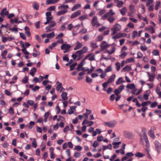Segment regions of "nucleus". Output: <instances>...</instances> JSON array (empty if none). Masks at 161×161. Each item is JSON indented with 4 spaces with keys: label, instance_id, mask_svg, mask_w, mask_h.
Returning a JSON list of instances; mask_svg holds the SVG:
<instances>
[{
    "label": "nucleus",
    "instance_id": "16",
    "mask_svg": "<svg viewBox=\"0 0 161 161\" xmlns=\"http://www.w3.org/2000/svg\"><path fill=\"white\" fill-rule=\"evenodd\" d=\"M59 0H47L46 2V5L53 4L56 3Z\"/></svg>",
    "mask_w": 161,
    "mask_h": 161
},
{
    "label": "nucleus",
    "instance_id": "59",
    "mask_svg": "<svg viewBox=\"0 0 161 161\" xmlns=\"http://www.w3.org/2000/svg\"><path fill=\"white\" fill-rule=\"evenodd\" d=\"M157 102H154L150 105V107L151 108H154L157 105Z\"/></svg>",
    "mask_w": 161,
    "mask_h": 161
},
{
    "label": "nucleus",
    "instance_id": "13",
    "mask_svg": "<svg viewBox=\"0 0 161 161\" xmlns=\"http://www.w3.org/2000/svg\"><path fill=\"white\" fill-rule=\"evenodd\" d=\"M81 11L80 10H78L77 11L75 12L74 13H73V14H72L70 17V18L71 19H73L74 18L77 16L80 15L81 14Z\"/></svg>",
    "mask_w": 161,
    "mask_h": 161
},
{
    "label": "nucleus",
    "instance_id": "49",
    "mask_svg": "<svg viewBox=\"0 0 161 161\" xmlns=\"http://www.w3.org/2000/svg\"><path fill=\"white\" fill-rule=\"evenodd\" d=\"M146 5L147 6H149L150 5L153 3V0H147Z\"/></svg>",
    "mask_w": 161,
    "mask_h": 161
},
{
    "label": "nucleus",
    "instance_id": "15",
    "mask_svg": "<svg viewBox=\"0 0 161 161\" xmlns=\"http://www.w3.org/2000/svg\"><path fill=\"white\" fill-rule=\"evenodd\" d=\"M81 7V5L80 4H77L75 5L72 8L71 11H74L80 8Z\"/></svg>",
    "mask_w": 161,
    "mask_h": 161
},
{
    "label": "nucleus",
    "instance_id": "35",
    "mask_svg": "<svg viewBox=\"0 0 161 161\" xmlns=\"http://www.w3.org/2000/svg\"><path fill=\"white\" fill-rule=\"evenodd\" d=\"M91 47L93 48H96L98 47L96 43H94L93 42H92L90 43Z\"/></svg>",
    "mask_w": 161,
    "mask_h": 161
},
{
    "label": "nucleus",
    "instance_id": "37",
    "mask_svg": "<svg viewBox=\"0 0 161 161\" xmlns=\"http://www.w3.org/2000/svg\"><path fill=\"white\" fill-rule=\"evenodd\" d=\"M77 64V63H75L71 65L70 66V70L72 71L74 69L75 67L76 66Z\"/></svg>",
    "mask_w": 161,
    "mask_h": 161
},
{
    "label": "nucleus",
    "instance_id": "34",
    "mask_svg": "<svg viewBox=\"0 0 161 161\" xmlns=\"http://www.w3.org/2000/svg\"><path fill=\"white\" fill-rule=\"evenodd\" d=\"M54 36V32H52L51 33L47 34V37L48 38H52Z\"/></svg>",
    "mask_w": 161,
    "mask_h": 161
},
{
    "label": "nucleus",
    "instance_id": "55",
    "mask_svg": "<svg viewBox=\"0 0 161 161\" xmlns=\"http://www.w3.org/2000/svg\"><path fill=\"white\" fill-rule=\"evenodd\" d=\"M28 81V78L27 77H25L22 80V82L24 84L26 83Z\"/></svg>",
    "mask_w": 161,
    "mask_h": 161
},
{
    "label": "nucleus",
    "instance_id": "48",
    "mask_svg": "<svg viewBox=\"0 0 161 161\" xmlns=\"http://www.w3.org/2000/svg\"><path fill=\"white\" fill-rule=\"evenodd\" d=\"M35 125V122L33 121H31L29 123V125L28 126V128L29 129H31L33 128V126Z\"/></svg>",
    "mask_w": 161,
    "mask_h": 161
},
{
    "label": "nucleus",
    "instance_id": "32",
    "mask_svg": "<svg viewBox=\"0 0 161 161\" xmlns=\"http://www.w3.org/2000/svg\"><path fill=\"white\" fill-rule=\"evenodd\" d=\"M87 18V16L86 15H84L81 16L78 18V19L81 21L84 20Z\"/></svg>",
    "mask_w": 161,
    "mask_h": 161
},
{
    "label": "nucleus",
    "instance_id": "62",
    "mask_svg": "<svg viewBox=\"0 0 161 161\" xmlns=\"http://www.w3.org/2000/svg\"><path fill=\"white\" fill-rule=\"evenodd\" d=\"M9 113L10 115H13L14 114V110L12 107H11L9 109Z\"/></svg>",
    "mask_w": 161,
    "mask_h": 161
},
{
    "label": "nucleus",
    "instance_id": "28",
    "mask_svg": "<svg viewBox=\"0 0 161 161\" xmlns=\"http://www.w3.org/2000/svg\"><path fill=\"white\" fill-rule=\"evenodd\" d=\"M68 12V10L67 9H64L60 11H59L57 12V15L58 16L64 14H66Z\"/></svg>",
    "mask_w": 161,
    "mask_h": 161
},
{
    "label": "nucleus",
    "instance_id": "53",
    "mask_svg": "<svg viewBox=\"0 0 161 161\" xmlns=\"http://www.w3.org/2000/svg\"><path fill=\"white\" fill-rule=\"evenodd\" d=\"M126 61L128 63L134 62V59L133 58H130L126 59Z\"/></svg>",
    "mask_w": 161,
    "mask_h": 161
},
{
    "label": "nucleus",
    "instance_id": "24",
    "mask_svg": "<svg viewBox=\"0 0 161 161\" xmlns=\"http://www.w3.org/2000/svg\"><path fill=\"white\" fill-rule=\"evenodd\" d=\"M116 49V47H113L112 49L109 50H107L105 53H107L109 54H112L114 52Z\"/></svg>",
    "mask_w": 161,
    "mask_h": 161
},
{
    "label": "nucleus",
    "instance_id": "64",
    "mask_svg": "<svg viewBox=\"0 0 161 161\" xmlns=\"http://www.w3.org/2000/svg\"><path fill=\"white\" fill-rule=\"evenodd\" d=\"M127 55V53L123 52L120 55V57L122 58H124Z\"/></svg>",
    "mask_w": 161,
    "mask_h": 161
},
{
    "label": "nucleus",
    "instance_id": "1",
    "mask_svg": "<svg viewBox=\"0 0 161 161\" xmlns=\"http://www.w3.org/2000/svg\"><path fill=\"white\" fill-rule=\"evenodd\" d=\"M122 28L121 26L118 23L115 24L113 26V27L111 29L112 32L111 35H115L117 31H120Z\"/></svg>",
    "mask_w": 161,
    "mask_h": 161
},
{
    "label": "nucleus",
    "instance_id": "30",
    "mask_svg": "<svg viewBox=\"0 0 161 161\" xmlns=\"http://www.w3.org/2000/svg\"><path fill=\"white\" fill-rule=\"evenodd\" d=\"M56 84L58 85L56 87V90L57 91H58L61 89L62 87V84L58 81H57Z\"/></svg>",
    "mask_w": 161,
    "mask_h": 161
},
{
    "label": "nucleus",
    "instance_id": "46",
    "mask_svg": "<svg viewBox=\"0 0 161 161\" xmlns=\"http://www.w3.org/2000/svg\"><path fill=\"white\" fill-rule=\"evenodd\" d=\"M105 10L102 9L98 13V14L99 16H101L105 13Z\"/></svg>",
    "mask_w": 161,
    "mask_h": 161
},
{
    "label": "nucleus",
    "instance_id": "44",
    "mask_svg": "<svg viewBox=\"0 0 161 161\" xmlns=\"http://www.w3.org/2000/svg\"><path fill=\"white\" fill-rule=\"evenodd\" d=\"M148 30L150 31L151 33L153 34L155 33V30L153 28L152 26H150L148 28Z\"/></svg>",
    "mask_w": 161,
    "mask_h": 161
},
{
    "label": "nucleus",
    "instance_id": "39",
    "mask_svg": "<svg viewBox=\"0 0 161 161\" xmlns=\"http://www.w3.org/2000/svg\"><path fill=\"white\" fill-rule=\"evenodd\" d=\"M118 34L119 37V38L122 37H125L127 36V34L124 33H118Z\"/></svg>",
    "mask_w": 161,
    "mask_h": 161
},
{
    "label": "nucleus",
    "instance_id": "52",
    "mask_svg": "<svg viewBox=\"0 0 161 161\" xmlns=\"http://www.w3.org/2000/svg\"><path fill=\"white\" fill-rule=\"evenodd\" d=\"M86 81L88 83H90L92 81V79L89 77L87 76L86 78Z\"/></svg>",
    "mask_w": 161,
    "mask_h": 161
},
{
    "label": "nucleus",
    "instance_id": "26",
    "mask_svg": "<svg viewBox=\"0 0 161 161\" xmlns=\"http://www.w3.org/2000/svg\"><path fill=\"white\" fill-rule=\"evenodd\" d=\"M30 139L31 140H33V141H32V145L33 147L34 148H36L37 147V145L35 138H30Z\"/></svg>",
    "mask_w": 161,
    "mask_h": 161
},
{
    "label": "nucleus",
    "instance_id": "22",
    "mask_svg": "<svg viewBox=\"0 0 161 161\" xmlns=\"http://www.w3.org/2000/svg\"><path fill=\"white\" fill-rule=\"evenodd\" d=\"M25 34L28 37L30 36L31 34L30 32V29L28 27L26 26L25 27Z\"/></svg>",
    "mask_w": 161,
    "mask_h": 161
},
{
    "label": "nucleus",
    "instance_id": "3",
    "mask_svg": "<svg viewBox=\"0 0 161 161\" xmlns=\"http://www.w3.org/2000/svg\"><path fill=\"white\" fill-rule=\"evenodd\" d=\"M92 26L97 27L100 25V24L98 21V18L96 16H94L92 19Z\"/></svg>",
    "mask_w": 161,
    "mask_h": 161
},
{
    "label": "nucleus",
    "instance_id": "51",
    "mask_svg": "<svg viewBox=\"0 0 161 161\" xmlns=\"http://www.w3.org/2000/svg\"><path fill=\"white\" fill-rule=\"evenodd\" d=\"M56 8V7L54 6H51L48 8L47 10L49 11H52L54 10Z\"/></svg>",
    "mask_w": 161,
    "mask_h": 161
},
{
    "label": "nucleus",
    "instance_id": "7",
    "mask_svg": "<svg viewBox=\"0 0 161 161\" xmlns=\"http://www.w3.org/2000/svg\"><path fill=\"white\" fill-rule=\"evenodd\" d=\"M125 86L124 85L120 86L118 88L116 89L114 91L115 94L116 96H118L119 94L124 89Z\"/></svg>",
    "mask_w": 161,
    "mask_h": 161
},
{
    "label": "nucleus",
    "instance_id": "42",
    "mask_svg": "<svg viewBox=\"0 0 161 161\" xmlns=\"http://www.w3.org/2000/svg\"><path fill=\"white\" fill-rule=\"evenodd\" d=\"M116 69L117 71H119L120 69V63L119 62H117L115 64Z\"/></svg>",
    "mask_w": 161,
    "mask_h": 161
},
{
    "label": "nucleus",
    "instance_id": "36",
    "mask_svg": "<svg viewBox=\"0 0 161 161\" xmlns=\"http://www.w3.org/2000/svg\"><path fill=\"white\" fill-rule=\"evenodd\" d=\"M161 2L160 1H157L156 2V4L155 6V9L157 10L158 9L159 7L161 6Z\"/></svg>",
    "mask_w": 161,
    "mask_h": 161
},
{
    "label": "nucleus",
    "instance_id": "14",
    "mask_svg": "<svg viewBox=\"0 0 161 161\" xmlns=\"http://www.w3.org/2000/svg\"><path fill=\"white\" fill-rule=\"evenodd\" d=\"M76 106H73L70 107V108L68 111V113L69 114H71L74 112V110H75Z\"/></svg>",
    "mask_w": 161,
    "mask_h": 161
},
{
    "label": "nucleus",
    "instance_id": "60",
    "mask_svg": "<svg viewBox=\"0 0 161 161\" xmlns=\"http://www.w3.org/2000/svg\"><path fill=\"white\" fill-rule=\"evenodd\" d=\"M50 23H51V24L49 25L51 28L55 26L56 25V23L54 21H52Z\"/></svg>",
    "mask_w": 161,
    "mask_h": 161
},
{
    "label": "nucleus",
    "instance_id": "57",
    "mask_svg": "<svg viewBox=\"0 0 161 161\" xmlns=\"http://www.w3.org/2000/svg\"><path fill=\"white\" fill-rule=\"evenodd\" d=\"M137 58H140L142 57L143 56V54L141 52H138L137 53Z\"/></svg>",
    "mask_w": 161,
    "mask_h": 161
},
{
    "label": "nucleus",
    "instance_id": "41",
    "mask_svg": "<svg viewBox=\"0 0 161 161\" xmlns=\"http://www.w3.org/2000/svg\"><path fill=\"white\" fill-rule=\"evenodd\" d=\"M78 57H81L83 53L82 50H80L77 51L76 53Z\"/></svg>",
    "mask_w": 161,
    "mask_h": 161
},
{
    "label": "nucleus",
    "instance_id": "18",
    "mask_svg": "<svg viewBox=\"0 0 161 161\" xmlns=\"http://www.w3.org/2000/svg\"><path fill=\"white\" fill-rule=\"evenodd\" d=\"M76 46L74 48V50H76L78 49H80L82 46V43L79 42H77L76 43Z\"/></svg>",
    "mask_w": 161,
    "mask_h": 161
},
{
    "label": "nucleus",
    "instance_id": "5",
    "mask_svg": "<svg viewBox=\"0 0 161 161\" xmlns=\"http://www.w3.org/2000/svg\"><path fill=\"white\" fill-rule=\"evenodd\" d=\"M156 150L158 153L160 152L161 150V143L158 141L156 140L154 142Z\"/></svg>",
    "mask_w": 161,
    "mask_h": 161
},
{
    "label": "nucleus",
    "instance_id": "21",
    "mask_svg": "<svg viewBox=\"0 0 161 161\" xmlns=\"http://www.w3.org/2000/svg\"><path fill=\"white\" fill-rule=\"evenodd\" d=\"M121 143L120 142H114L112 143L113 145V148L114 149H117L119 147V145Z\"/></svg>",
    "mask_w": 161,
    "mask_h": 161
},
{
    "label": "nucleus",
    "instance_id": "31",
    "mask_svg": "<svg viewBox=\"0 0 161 161\" xmlns=\"http://www.w3.org/2000/svg\"><path fill=\"white\" fill-rule=\"evenodd\" d=\"M126 87L128 88H129L131 90L135 89V86L134 84H128L126 86Z\"/></svg>",
    "mask_w": 161,
    "mask_h": 161
},
{
    "label": "nucleus",
    "instance_id": "20",
    "mask_svg": "<svg viewBox=\"0 0 161 161\" xmlns=\"http://www.w3.org/2000/svg\"><path fill=\"white\" fill-rule=\"evenodd\" d=\"M33 85H30L29 86V87L30 88H31L33 92H36V90L39 89L40 88L39 86H36L34 87H33Z\"/></svg>",
    "mask_w": 161,
    "mask_h": 161
},
{
    "label": "nucleus",
    "instance_id": "2",
    "mask_svg": "<svg viewBox=\"0 0 161 161\" xmlns=\"http://www.w3.org/2000/svg\"><path fill=\"white\" fill-rule=\"evenodd\" d=\"M115 14V12L113 10L110 9L108 13H106L103 15L101 19L103 20H105L108 17L113 16Z\"/></svg>",
    "mask_w": 161,
    "mask_h": 161
},
{
    "label": "nucleus",
    "instance_id": "40",
    "mask_svg": "<svg viewBox=\"0 0 161 161\" xmlns=\"http://www.w3.org/2000/svg\"><path fill=\"white\" fill-rule=\"evenodd\" d=\"M74 149L78 151H80L82 149V147L80 145L76 146L75 147Z\"/></svg>",
    "mask_w": 161,
    "mask_h": 161
},
{
    "label": "nucleus",
    "instance_id": "58",
    "mask_svg": "<svg viewBox=\"0 0 161 161\" xmlns=\"http://www.w3.org/2000/svg\"><path fill=\"white\" fill-rule=\"evenodd\" d=\"M27 103L29 105L31 106H32L34 104V101L32 100H28Z\"/></svg>",
    "mask_w": 161,
    "mask_h": 161
},
{
    "label": "nucleus",
    "instance_id": "56",
    "mask_svg": "<svg viewBox=\"0 0 161 161\" xmlns=\"http://www.w3.org/2000/svg\"><path fill=\"white\" fill-rule=\"evenodd\" d=\"M129 8L130 11H134L135 9V7L134 5L130 4L129 6Z\"/></svg>",
    "mask_w": 161,
    "mask_h": 161
},
{
    "label": "nucleus",
    "instance_id": "11",
    "mask_svg": "<svg viewBox=\"0 0 161 161\" xmlns=\"http://www.w3.org/2000/svg\"><path fill=\"white\" fill-rule=\"evenodd\" d=\"M114 1L116 4V6L119 8L122 7L124 4V2L121 0H114Z\"/></svg>",
    "mask_w": 161,
    "mask_h": 161
},
{
    "label": "nucleus",
    "instance_id": "38",
    "mask_svg": "<svg viewBox=\"0 0 161 161\" xmlns=\"http://www.w3.org/2000/svg\"><path fill=\"white\" fill-rule=\"evenodd\" d=\"M150 104H151V102L150 101H147L146 102H143L141 104V106L143 107H144L146 105H147Z\"/></svg>",
    "mask_w": 161,
    "mask_h": 161
},
{
    "label": "nucleus",
    "instance_id": "61",
    "mask_svg": "<svg viewBox=\"0 0 161 161\" xmlns=\"http://www.w3.org/2000/svg\"><path fill=\"white\" fill-rule=\"evenodd\" d=\"M137 32L136 31H134L132 33V37L133 38L135 37L137 35Z\"/></svg>",
    "mask_w": 161,
    "mask_h": 161
},
{
    "label": "nucleus",
    "instance_id": "12",
    "mask_svg": "<svg viewBox=\"0 0 161 161\" xmlns=\"http://www.w3.org/2000/svg\"><path fill=\"white\" fill-rule=\"evenodd\" d=\"M147 76L149 77L148 80L149 81H153L154 80V78L155 77V74L154 72L150 74L149 72H147Z\"/></svg>",
    "mask_w": 161,
    "mask_h": 161
},
{
    "label": "nucleus",
    "instance_id": "50",
    "mask_svg": "<svg viewBox=\"0 0 161 161\" xmlns=\"http://www.w3.org/2000/svg\"><path fill=\"white\" fill-rule=\"evenodd\" d=\"M152 53L154 56H158L159 54V52L157 50H155Z\"/></svg>",
    "mask_w": 161,
    "mask_h": 161
},
{
    "label": "nucleus",
    "instance_id": "23",
    "mask_svg": "<svg viewBox=\"0 0 161 161\" xmlns=\"http://www.w3.org/2000/svg\"><path fill=\"white\" fill-rule=\"evenodd\" d=\"M67 93L66 92H63L61 95V97L62 98V100L64 101H65L68 99Z\"/></svg>",
    "mask_w": 161,
    "mask_h": 161
},
{
    "label": "nucleus",
    "instance_id": "47",
    "mask_svg": "<svg viewBox=\"0 0 161 161\" xmlns=\"http://www.w3.org/2000/svg\"><path fill=\"white\" fill-rule=\"evenodd\" d=\"M143 156L144 155H143L142 153L140 152H137L135 154L136 157L141 158L143 157Z\"/></svg>",
    "mask_w": 161,
    "mask_h": 161
},
{
    "label": "nucleus",
    "instance_id": "19",
    "mask_svg": "<svg viewBox=\"0 0 161 161\" xmlns=\"http://www.w3.org/2000/svg\"><path fill=\"white\" fill-rule=\"evenodd\" d=\"M125 81L124 80V79L122 77L119 78L116 82V84L117 85H119L122 83L125 82Z\"/></svg>",
    "mask_w": 161,
    "mask_h": 161
},
{
    "label": "nucleus",
    "instance_id": "45",
    "mask_svg": "<svg viewBox=\"0 0 161 161\" xmlns=\"http://www.w3.org/2000/svg\"><path fill=\"white\" fill-rule=\"evenodd\" d=\"M112 70V68L111 66H108L105 70V73L111 71Z\"/></svg>",
    "mask_w": 161,
    "mask_h": 161
},
{
    "label": "nucleus",
    "instance_id": "25",
    "mask_svg": "<svg viewBox=\"0 0 161 161\" xmlns=\"http://www.w3.org/2000/svg\"><path fill=\"white\" fill-rule=\"evenodd\" d=\"M8 14V11H7V9L6 8H4L1 11L0 14L3 16V15H7Z\"/></svg>",
    "mask_w": 161,
    "mask_h": 161
},
{
    "label": "nucleus",
    "instance_id": "9",
    "mask_svg": "<svg viewBox=\"0 0 161 161\" xmlns=\"http://www.w3.org/2000/svg\"><path fill=\"white\" fill-rule=\"evenodd\" d=\"M155 129V128L154 127H151L148 133L149 136L153 139H154L155 137V136L153 133V132Z\"/></svg>",
    "mask_w": 161,
    "mask_h": 161
},
{
    "label": "nucleus",
    "instance_id": "8",
    "mask_svg": "<svg viewBox=\"0 0 161 161\" xmlns=\"http://www.w3.org/2000/svg\"><path fill=\"white\" fill-rule=\"evenodd\" d=\"M140 142L141 144H143V142L148 140L147 135L145 132H144L142 135H140Z\"/></svg>",
    "mask_w": 161,
    "mask_h": 161
},
{
    "label": "nucleus",
    "instance_id": "17",
    "mask_svg": "<svg viewBox=\"0 0 161 161\" xmlns=\"http://www.w3.org/2000/svg\"><path fill=\"white\" fill-rule=\"evenodd\" d=\"M115 76L116 75L114 74L110 76L109 77L107 81L109 83H112L114 81Z\"/></svg>",
    "mask_w": 161,
    "mask_h": 161
},
{
    "label": "nucleus",
    "instance_id": "54",
    "mask_svg": "<svg viewBox=\"0 0 161 161\" xmlns=\"http://www.w3.org/2000/svg\"><path fill=\"white\" fill-rule=\"evenodd\" d=\"M57 43L54 42L51 45H50L49 46V48L51 49H52L53 48L55 47Z\"/></svg>",
    "mask_w": 161,
    "mask_h": 161
},
{
    "label": "nucleus",
    "instance_id": "27",
    "mask_svg": "<svg viewBox=\"0 0 161 161\" xmlns=\"http://www.w3.org/2000/svg\"><path fill=\"white\" fill-rule=\"evenodd\" d=\"M127 11L126 8L125 7H123L120 10V12L122 15H125L126 14Z\"/></svg>",
    "mask_w": 161,
    "mask_h": 161
},
{
    "label": "nucleus",
    "instance_id": "43",
    "mask_svg": "<svg viewBox=\"0 0 161 161\" xmlns=\"http://www.w3.org/2000/svg\"><path fill=\"white\" fill-rule=\"evenodd\" d=\"M116 152L119 154V153H120L122 154H124L125 153L124 151L122 149H120L119 150H116Z\"/></svg>",
    "mask_w": 161,
    "mask_h": 161
},
{
    "label": "nucleus",
    "instance_id": "4",
    "mask_svg": "<svg viewBox=\"0 0 161 161\" xmlns=\"http://www.w3.org/2000/svg\"><path fill=\"white\" fill-rule=\"evenodd\" d=\"M71 47V46L69 44H66V42L65 43L63 44L61 47V50H65L63 52L64 53H66L69 51V49Z\"/></svg>",
    "mask_w": 161,
    "mask_h": 161
},
{
    "label": "nucleus",
    "instance_id": "6",
    "mask_svg": "<svg viewBox=\"0 0 161 161\" xmlns=\"http://www.w3.org/2000/svg\"><path fill=\"white\" fill-rule=\"evenodd\" d=\"M110 45L108 44L105 41H103L100 45L101 47V50L103 51V50L109 47Z\"/></svg>",
    "mask_w": 161,
    "mask_h": 161
},
{
    "label": "nucleus",
    "instance_id": "63",
    "mask_svg": "<svg viewBox=\"0 0 161 161\" xmlns=\"http://www.w3.org/2000/svg\"><path fill=\"white\" fill-rule=\"evenodd\" d=\"M39 5L38 4L36 3H34L33 5V8L36 10H37L39 9Z\"/></svg>",
    "mask_w": 161,
    "mask_h": 161
},
{
    "label": "nucleus",
    "instance_id": "33",
    "mask_svg": "<svg viewBox=\"0 0 161 161\" xmlns=\"http://www.w3.org/2000/svg\"><path fill=\"white\" fill-rule=\"evenodd\" d=\"M115 19L114 17L113 16L110 17L108 18V20L109 22L110 23H113L115 20Z\"/></svg>",
    "mask_w": 161,
    "mask_h": 161
},
{
    "label": "nucleus",
    "instance_id": "10",
    "mask_svg": "<svg viewBox=\"0 0 161 161\" xmlns=\"http://www.w3.org/2000/svg\"><path fill=\"white\" fill-rule=\"evenodd\" d=\"M116 122L115 121H112L109 122H105V125L110 128H112L115 126L116 124Z\"/></svg>",
    "mask_w": 161,
    "mask_h": 161
},
{
    "label": "nucleus",
    "instance_id": "29",
    "mask_svg": "<svg viewBox=\"0 0 161 161\" xmlns=\"http://www.w3.org/2000/svg\"><path fill=\"white\" fill-rule=\"evenodd\" d=\"M69 8V6L67 5H63L58 6V8L59 9H66L68 8Z\"/></svg>",
    "mask_w": 161,
    "mask_h": 161
}]
</instances>
